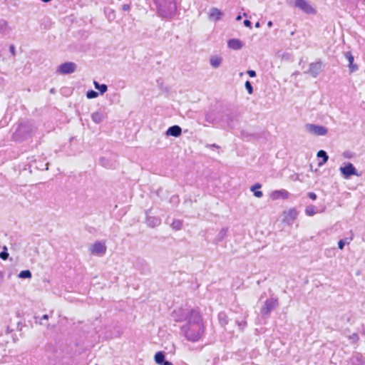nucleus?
Here are the masks:
<instances>
[{
	"instance_id": "obj_16",
	"label": "nucleus",
	"mask_w": 365,
	"mask_h": 365,
	"mask_svg": "<svg viewBox=\"0 0 365 365\" xmlns=\"http://www.w3.org/2000/svg\"><path fill=\"white\" fill-rule=\"evenodd\" d=\"M149 210H147L146 214V224L150 227H155L160 225L161 220L158 217L149 215Z\"/></svg>"
},
{
	"instance_id": "obj_5",
	"label": "nucleus",
	"mask_w": 365,
	"mask_h": 365,
	"mask_svg": "<svg viewBox=\"0 0 365 365\" xmlns=\"http://www.w3.org/2000/svg\"><path fill=\"white\" fill-rule=\"evenodd\" d=\"M279 306L277 298L270 297L267 299L260 309V314L262 318L268 319L272 311L276 309Z\"/></svg>"
},
{
	"instance_id": "obj_20",
	"label": "nucleus",
	"mask_w": 365,
	"mask_h": 365,
	"mask_svg": "<svg viewBox=\"0 0 365 365\" xmlns=\"http://www.w3.org/2000/svg\"><path fill=\"white\" fill-rule=\"evenodd\" d=\"M271 197L274 200L279 199H287L289 197V192L283 189L274 190L272 192Z\"/></svg>"
},
{
	"instance_id": "obj_29",
	"label": "nucleus",
	"mask_w": 365,
	"mask_h": 365,
	"mask_svg": "<svg viewBox=\"0 0 365 365\" xmlns=\"http://www.w3.org/2000/svg\"><path fill=\"white\" fill-rule=\"evenodd\" d=\"M32 277L31 272L29 269L22 270L19 274V277L21 279H29Z\"/></svg>"
},
{
	"instance_id": "obj_31",
	"label": "nucleus",
	"mask_w": 365,
	"mask_h": 365,
	"mask_svg": "<svg viewBox=\"0 0 365 365\" xmlns=\"http://www.w3.org/2000/svg\"><path fill=\"white\" fill-rule=\"evenodd\" d=\"M9 254L7 251L6 246L3 247V250L0 252V258L3 260H6L9 258Z\"/></svg>"
},
{
	"instance_id": "obj_50",
	"label": "nucleus",
	"mask_w": 365,
	"mask_h": 365,
	"mask_svg": "<svg viewBox=\"0 0 365 365\" xmlns=\"http://www.w3.org/2000/svg\"><path fill=\"white\" fill-rule=\"evenodd\" d=\"M272 25H273V23H272V21H268V23H267V26H268V27H269V28H270V27H272Z\"/></svg>"
},
{
	"instance_id": "obj_10",
	"label": "nucleus",
	"mask_w": 365,
	"mask_h": 365,
	"mask_svg": "<svg viewBox=\"0 0 365 365\" xmlns=\"http://www.w3.org/2000/svg\"><path fill=\"white\" fill-rule=\"evenodd\" d=\"M76 64L73 62H65L58 66L57 71L61 74H71L76 70Z\"/></svg>"
},
{
	"instance_id": "obj_39",
	"label": "nucleus",
	"mask_w": 365,
	"mask_h": 365,
	"mask_svg": "<svg viewBox=\"0 0 365 365\" xmlns=\"http://www.w3.org/2000/svg\"><path fill=\"white\" fill-rule=\"evenodd\" d=\"M344 245H345V242L344 240H340L339 242H338V247L339 249L340 250H343L344 247Z\"/></svg>"
},
{
	"instance_id": "obj_11",
	"label": "nucleus",
	"mask_w": 365,
	"mask_h": 365,
	"mask_svg": "<svg viewBox=\"0 0 365 365\" xmlns=\"http://www.w3.org/2000/svg\"><path fill=\"white\" fill-rule=\"evenodd\" d=\"M29 169L30 170V172H32V170H46L48 169V163H44L43 160H41L40 159L38 160L34 159L31 160L28 164Z\"/></svg>"
},
{
	"instance_id": "obj_14",
	"label": "nucleus",
	"mask_w": 365,
	"mask_h": 365,
	"mask_svg": "<svg viewBox=\"0 0 365 365\" xmlns=\"http://www.w3.org/2000/svg\"><path fill=\"white\" fill-rule=\"evenodd\" d=\"M322 67V63L320 61L315 63H311L309 64V70L304 73L309 74L313 78H316L319 74Z\"/></svg>"
},
{
	"instance_id": "obj_12",
	"label": "nucleus",
	"mask_w": 365,
	"mask_h": 365,
	"mask_svg": "<svg viewBox=\"0 0 365 365\" xmlns=\"http://www.w3.org/2000/svg\"><path fill=\"white\" fill-rule=\"evenodd\" d=\"M185 319L187 320V324H202V317L197 309H191Z\"/></svg>"
},
{
	"instance_id": "obj_46",
	"label": "nucleus",
	"mask_w": 365,
	"mask_h": 365,
	"mask_svg": "<svg viewBox=\"0 0 365 365\" xmlns=\"http://www.w3.org/2000/svg\"><path fill=\"white\" fill-rule=\"evenodd\" d=\"M122 9L124 11H128L130 9V6L129 4H123V6H122Z\"/></svg>"
},
{
	"instance_id": "obj_53",
	"label": "nucleus",
	"mask_w": 365,
	"mask_h": 365,
	"mask_svg": "<svg viewBox=\"0 0 365 365\" xmlns=\"http://www.w3.org/2000/svg\"><path fill=\"white\" fill-rule=\"evenodd\" d=\"M241 19H242V17H241V16H240V15H238V16L236 17V20H237V21H240V20H241Z\"/></svg>"
},
{
	"instance_id": "obj_44",
	"label": "nucleus",
	"mask_w": 365,
	"mask_h": 365,
	"mask_svg": "<svg viewBox=\"0 0 365 365\" xmlns=\"http://www.w3.org/2000/svg\"><path fill=\"white\" fill-rule=\"evenodd\" d=\"M244 25L246 26V27H249V28H252V23L250 20L248 19H245L243 22Z\"/></svg>"
},
{
	"instance_id": "obj_34",
	"label": "nucleus",
	"mask_w": 365,
	"mask_h": 365,
	"mask_svg": "<svg viewBox=\"0 0 365 365\" xmlns=\"http://www.w3.org/2000/svg\"><path fill=\"white\" fill-rule=\"evenodd\" d=\"M245 86L249 94H252L253 93V87L249 81L245 82Z\"/></svg>"
},
{
	"instance_id": "obj_52",
	"label": "nucleus",
	"mask_w": 365,
	"mask_h": 365,
	"mask_svg": "<svg viewBox=\"0 0 365 365\" xmlns=\"http://www.w3.org/2000/svg\"><path fill=\"white\" fill-rule=\"evenodd\" d=\"M104 160H105V158H101L100 159V161L101 162V164H102L103 165H105V164L103 163V161H104Z\"/></svg>"
},
{
	"instance_id": "obj_17",
	"label": "nucleus",
	"mask_w": 365,
	"mask_h": 365,
	"mask_svg": "<svg viewBox=\"0 0 365 365\" xmlns=\"http://www.w3.org/2000/svg\"><path fill=\"white\" fill-rule=\"evenodd\" d=\"M181 134H182V128L180 126H179L178 125H174L169 127L165 132V135L167 136H173L175 138L180 136Z\"/></svg>"
},
{
	"instance_id": "obj_42",
	"label": "nucleus",
	"mask_w": 365,
	"mask_h": 365,
	"mask_svg": "<svg viewBox=\"0 0 365 365\" xmlns=\"http://www.w3.org/2000/svg\"><path fill=\"white\" fill-rule=\"evenodd\" d=\"M307 195H308L310 199H312V200H314L317 199V195L313 192H308Z\"/></svg>"
},
{
	"instance_id": "obj_24",
	"label": "nucleus",
	"mask_w": 365,
	"mask_h": 365,
	"mask_svg": "<svg viewBox=\"0 0 365 365\" xmlns=\"http://www.w3.org/2000/svg\"><path fill=\"white\" fill-rule=\"evenodd\" d=\"M317 156L319 158H322V161L319 163V165L321 166L323 164L326 163L329 159V156L326 151L323 150H320L317 152Z\"/></svg>"
},
{
	"instance_id": "obj_19",
	"label": "nucleus",
	"mask_w": 365,
	"mask_h": 365,
	"mask_svg": "<svg viewBox=\"0 0 365 365\" xmlns=\"http://www.w3.org/2000/svg\"><path fill=\"white\" fill-rule=\"evenodd\" d=\"M91 117L92 120L95 123L99 124L107 118V114L101 110H98L96 112L93 113Z\"/></svg>"
},
{
	"instance_id": "obj_32",
	"label": "nucleus",
	"mask_w": 365,
	"mask_h": 365,
	"mask_svg": "<svg viewBox=\"0 0 365 365\" xmlns=\"http://www.w3.org/2000/svg\"><path fill=\"white\" fill-rule=\"evenodd\" d=\"M98 96V93L93 90H89L86 92V97L88 99L95 98Z\"/></svg>"
},
{
	"instance_id": "obj_45",
	"label": "nucleus",
	"mask_w": 365,
	"mask_h": 365,
	"mask_svg": "<svg viewBox=\"0 0 365 365\" xmlns=\"http://www.w3.org/2000/svg\"><path fill=\"white\" fill-rule=\"evenodd\" d=\"M9 51L11 52V53L13 55V56H15L16 54V50H15V46L14 45H11L9 46Z\"/></svg>"
},
{
	"instance_id": "obj_15",
	"label": "nucleus",
	"mask_w": 365,
	"mask_h": 365,
	"mask_svg": "<svg viewBox=\"0 0 365 365\" xmlns=\"http://www.w3.org/2000/svg\"><path fill=\"white\" fill-rule=\"evenodd\" d=\"M298 212L295 208H291L287 211L284 212V220L283 221L288 225L293 223L294 220L297 217Z\"/></svg>"
},
{
	"instance_id": "obj_8",
	"label": "nucleus",
	"mask_w": 365,
	"mask_h": 365,
	"mask_svg": "<svg viewBox=\"0 0 365 365\" xmlns=\"http://www.w3.org/2000/svg\"><path fill=\"white\" fill-rule=\"evenodd\" d=\"M222 115L216 110H211L205 114V120L214 125L220 127Z\"/></svg>"
},
{
	"instance_id": "obj_21",
	"label": "nucleus",
	"mask_w": 365,
	"mask_h": 365,
	"mask_svg": "<svg viewBox=\"0 0 365 365\" xmlns=\"http://www.w3.org/2000/svg\"><path fill=\"white\" fill-rule=\"evenodd\" d=\"M228 232V228L227 227H223L222 228L218 234L215 236V239L213 240V243L215 245L219 244L222 241L224 240V239L227 237Z\"/></svg>"
},
{
	"instance_id": "obj_6",
	"label": "nucleus",
	"mask_w": 365,
	"mask_h": 365,
	"mask_svg": "<svg viewBox=\"0 0 365 365\" xmlns=\"http://www.w3.org/2000/svg\"><path fill=\"white\" fill-rule=\"evenodd\" d=\"M294 6L307 14H317L316 9L307 0H294Z\"/></svg>"
},
{
	"instance_id": "obj_18",
	"label": "nucleus",
	"mask_w": 365,
	"mask_h": 365,
	"mask_svg": "<svg viewBox=\"0 0 365 365\" xmlns=\"http://www.w3.org/2000/svg\"><path fill=\"white\" fill-rule=\"evenodd\" d=\"M227 47L230 49L238 51L243 47V43L238 38H231L227 41Z\"/></svg>"
},
{
	"instance_id": "obj_7",
	"label": "nucleus",
	"mask_w": 365,
	"mask_h": 365,
	"mask_svg": "<svg viewBox=\"0 0 365 365\" xmlns=\"http://www.w3.org/2000/svg\"><path fill=\"white\" fill-rule=\"evenodd\" d=\"M341 174L345 179H349L351 175L360 176L361 174L358 173L354 165L348 163L344 167L339 168Z\"/></svg>"
},
{
	"instance_id": "obj_36",
	"label": "nucleus",
	"mask_w": 365,
	"mask_h": 365,
	"mask_svg": "<svg viewBox=\"0 0 365 365\" xmlns=\"http://www.w3.org/2000/svg\"><path fill=\"white\" fill-rule=\"evenodd\" d=\"M349 339L351 341L352 343H356L359 341V337L357 334L354 333L349 336Z\"/></svg>"
},
{
	"instance_id": "obj_37",
	"label": "nucleus",
	"mask_w": 365,
	"mask_h": 365,
	"mask_svg": "<svg viewBox=\"0 0 365 365\" xmlns=\"http://www.w3.org/2000/svg\"><path fill=\"white\" fill-rule=\"evenodd\" d=\"M349 68L350 72L352 73V72H354L358 70V66H357V65L354 64L353 62V63H349Z\"/></svg>"
},
{
	"instance_id": "obj_27",
	"label": "nucleus",
	"mask_w": 365,
	"mask_h": 365,
	"mask_svg": "<svg viewBox=\"0 0 365 365\" xmlns=\"http://www.w3.org/2000/svg\"><path fill=\"white\" fill-rule=\"evenodd\" d=\"M218 320L220 324L223 327L228 324V317L225 312H221L219 313Z\"/></svg>"
},
{
	"instance_id": "obj_28",
	"label": "nucleus",
	"mask_w": 365,
	"mask_h": 365,
	"mask_svg": "<svg viewBox=\"0 0 365 365\" xmlns=\"http://www.w3.org/2000/svg\"><path fill=\"white\" fill-rule=\"evenodd\" d=\"M318 210H317V207L314 205H309L307 206L305 209V213L308 216H313L316 213H317Z\"/></svg>"
},
{
	"instance_id": "obj_47",
	"label": "nucleus",
	"mask_w": 365,
	"mask_h": 365,
	"mask_svg": "<svg viewBox=\"0 0 365 365\" xmlns=\"http://www.w3.org/2000/svg\"><path fill=\"white\" fill-rule=\"evenodd\" d=\"M207 147H210V148H218L219 146L217 145V144H211V145H207Z\"/></svg>"
},
{
	"instance_id": "obj_51",
	"label": "nucleus",
	"mask_w": 365,
	"mask_h": 365,
	"mask_svg": "<svg viewBox=\"0 0 365 365\" xmlns=\"http://www.w3.org/2000/svg\"><path fill=\"white\" fill-rule=\"evenodd\" d=\"M255 27L256 28H259L260 27V23L259 21H257L256 24H255Z\"/></svg>"
},
{
	"instance_id": "obj_25",
	"label": "nucleus",
	"mask_w": 365,
	"mask_h": 365,
	"mask_svg": "<svg viewBox=\"0 0 365 365\" xmlns=\"http://www.w3.org/2000/svg\"><path fill=\"white\" fill-rule=\"evenodd\" d=\"M222 61V58L220 56H212L210 58V65L214 68H217L220 66Z\"/></svg>"
},
{
	"instance_id": "obj_3",
	"label": "nucleus",
	"mask_w": 365,
	"mask_h": 365,
	"mask_svg": "<svg viewBox=\"0 0 365 365\" xmlns=\"http://www.w3.org/2000/svg\"><path fill=\"white\" fill-rule=\"evenodd\" d=\"M36 130V126L33 121L21 123L13 135L15 140L22 141L29 138Z\"/></svg>"
},
{
	"instance_id": "obj_48",
	"label": "nucleus",
	"mask_w": 365,
	"mask_h": 365,
	"mask_svg": "<svg viewBox=\"0 0 365 365\" xmlns=\"http://www.w3.org/2000/svg\"><path fill=\"white\" fill-rule=\"evenodd\" d=\"M162 365H173V364L166 360Z\"/></svg>"
},
{
	"instance_id": "obj_56",
	"label": "nucleus",
	"mask_w": 365,
	"mask_h": 365,
	"mask_svg": "<svg viewBox=\"0 0 365 365\" xmlns=\"http://www.w3.org/2000/svg\"><path fill=\"white\" fill-rule=\"evenodd\" d=\"M294 34V31L291 32V35L293 36Z\"/></svg>"
},
{
	"instance_id": "obj_33",
	"label": "nucleus",
	"mask_w": 365,
	"mask_h": 365,
	"mask_svg": "<svg viewBox=\"0 0 365 365\" xmlns=\"http://www.w3.org/2000/svg\"><path fill=\"white\" fill-rule=\"evenodd\" d=\"M182 223L180 220H174L171 225L172 227L175 230H180L182 227Z\"/></svg>"
},
{
	"instance_id": "obj_4",
	"label": "nucleus",
	"mask_w": 365,
	"mask_h": 365,
	"mask_svg": "<svg viewBox=\"0 0 365 365\" xmlns=\"http://www.w3.org/2000/svg\"><path fill=\"white\" fill-rule=\"evenodd\" d=\"M239 120V115L237 112H230L222 116L220 127L226 130L234 129Z\"/></svg>"
},
{
	"instance_id": "obj_43",
	"label": "nucleus",
	"mask_w": 365,
	"mask_h": 365,
	"mask_svg": "<svg viewBox=\"0 0 365 365\" xmlns=\"http://www.w3.org/2000/svg\"><path fill=\"white\" fill-rule=\"evenodd\" d=\"M247 73L251 78H254L257 75L254 70H248Z\"/></svg>"
},
{
	"instance_id": "obj_49",
	"label": "nucleus",
	"mask_w": 365,
	"mask_h": 365,
	"mask_svg": "<svg viewBox=\"0 0 365 365\" xmlns=\"http://www.w3.org/2000/svg\"><path fill=\"white\" fill-rule=\"evenodd\" d=\"M48 319V314H44V315L41 317V321H43V320H44V319H46V320H47Z\"/></svg>"
},
{
	"instance_id": "obj_55",
	"label": "nucleus",
	"mask_w": 365,
	"mask_h": 365,
	"mask_svg": "<svg viewBox=\"0 0 365 365\" xmlns=\"http://www.w3.org/2000/svg\"><path fill=\"white\" fill-rule=\"evenodd\" d=\"M50 92L51 93H54V88L51 89Z\"/></svg>"
},
{
	"instance_id": "obj_13",
	"label": "nucleus",
	"mask_w": 365,
	"mask_h": 365,
	"mask_svg": "<svg viewBox=\"0 0 365 365\" xmlns=\"http://www.w3.org/2000/svg\"><path fill=\"white\" fill-rule=\"evenodd\" d=\"M91 253L97 255H103L106 252V246L104 242L97 241L90 248Z\"/></svg>"
},
{
	"instance_id": "obj_26",
	"label": "nucleus",
	"mask_w": 365,
	"mask_h": 365,
	"mask_svg": "<svg viewBox=\"0 0 365 365\" xmlns=\"http://www.w3.org/2000/svg\"><path fill=\"white\" fill-rule=\"evenodd\" d=\"M93 86L96 89L99 91V93L103 95L108 91V86L106 84H100L98 81H93Z\"/></svg>"
},
{
	"instance_id": "obj_41",
	"label": "nucleus",
	"mask_w": 365,
	"mask_h": 365,
	"mask_svg": "<svg viewBox=\"0 0 365 365\" xmlns=\"http://www.w3.org/2000/svg\"><path fill=\"white\" fill-rule=\"evenodd\" d=\"M254 192V195L257 197H262V195H263V193L262 191H259V190H255V191H253Z\"/></svg>"
},
{
	"instance_id": "obj_9",
	"label": "nucleus",
	"mask_w": 365,
	"mask_h": 365,
	"mask_svg": "<svg viewBox=\"0 0 365 365\" xmlns=\"http://www.w3.org/2000/svg\"><path fill=\"white\" fill-rule=\"evenodd\" d=\"M306 129L311 134L317 136L325 135L328 132L326 127L315 124H307Z\"/></svg>"
},
{
	"instance_id": "obj_30",
	"label": "nucleus",
	"mask_w": 365,
	"mask_h": 365,
	"mask_svg": "<svg viewBox=\"0 0 365 365\" xmlns=\"http://www.w3.org/2000/svg\"><path fill=\"white\" fill-rule=\"evenodd\" d=\"M8 28V23L4 19H0V34H4Z\"/></svg>"
},
{
	"instance_id": "obj_2",
	"label": "nucleus",
	"mask_w": 365,
	"mask_h": 365,
	"mask_svg": "<svg viewBox=\"0 0 365 365\" xmlns=\"http://www.w3.org/2000/svg\"><path fill=\"white\" fill-rule=\"evenodd\" d=\"M181 329L187 340L192 342L199 341L204 333L203 324H186Z\"/></svg>"
},
{
	"instance_id": "obj_38",
	"label": "nucleus",
	"mask_w": 365,
	"mask_h": 365,
	"mask_svg": "<svg viewBox=\"0 0 365 365\" xmlns=\"http://www.w3.org/2000/svg\"><path fill=\"white\" fill-rule=\"evenodd\" d=\"M236 323L237 324V325L240 329H243L247 325L246 321H241V322L237 321Z\"/></svg>"
},
{
	"instance_id": "obj_40",
	"label": "nucleus",
	"mask_w": 365,
	"mask_h": 365,
	"mask_svg": "<svg viewBox=\"0 0 365 365\" xmlns=\"http://www.w3.org/2000/svg\"><path fill=\"white\" fill-rule=\"evenodd\" d=\"M261 187H262V185H261V184H259V183H256V184H255L254 185H252V186L251 187V190H252V191H255L256 190L261 188Z\"/></svg>"
},
{
	"instance_id": "obj_1",
	"label": "nucleus",
	"mask_w": 365,
	"mask_h": 365,
	"mask_svg": "<svg viewBox=\"0 0 365 365\" xmlns=\"http://www.w3.org/2000/svg\"><path fill=\"white\" fill-rule=\"evenodd\" d=\"M158 14L163 19H170L177 12L175 0H153Z\"/></svg>"
},
{
	"instance_id": "obj_23",
	"label": "nucleus",
	"mask_w": 365,
	"mask_h": 365,
	"mask_svg": "<svg viewBox=\"0 0 365 365\" xmlns=\"http://www.w3.org/2000/svg\"><path fill=\"white\" fill-rule=\"evenodd\" d=\"M155 361L157 364L162 365L165 360V355L163 351H158L154 356Z\"/></svg>"
},
{
	"instance_id": "obj_22",
	"label": "nucleus",
	"mask_w": 365,
	"mask_h": 365,
	"mask_svg": "<svg viewBox=\"0 0 365 365\" xmlns=\"http://www.w3.org/2000/svg\"><path fill=\"white\" fill-rule=\"evenodd\" d=\"M222 16V11L217 8H212L210 11L209 17L212 20L217 21L221 19Z\"/></svg>"
},
{
	"instance_id": "obj_35",
	"label": "nucleus",
	"mask_w": 365,
	"mask_h": 365,
	"mask_svg": "<svg viewBox=\"0 0 365 365\" xmlns=\"http://www.w3.org/2000/svg\"><path fill=\"white\" fill-rule=\"evenodd\" d=\"M344 56H345L346 58L348 60L349 63L354 62V56L351 52L347 51V52L344 53Z\"/></svg>"
},
{
	"instance_id": "obj_54",
	"label": "nucleus",
	"mask_w": 365,
	"mask_h": 365,
	"mask_svg": "<svg viewBox=\"0 0 365 365\" xmlns=\"http://www.w3.org/2000/svg\"><path fill=\"white\" fill-rule=\"evenodd\" d=\"M41 1L44 3H48V2L51 1L52 0H41Z\"/></svg>"
}]
</instances>
